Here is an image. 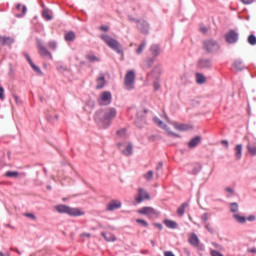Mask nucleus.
<instances>
[{"instance_id": "obj_36", "label": "nucleus", "mask_w": 256, "mask_h": 256, "mask_svg": "<svg viewBox=\"0 0 256 256\" xmlns=\"http://www.w3.org/2000/svg\"><path fill=\"white\" fill-rule=\"evenodd\" d=\"M230 211L231 213H237L239 211V204L237 202L230 203Z\"/></svg>"}, {"instance_id": "obj_45", "label": "nucleus", "mask_w": 256, "mask_h": 256, "mask_svg": "<svg viewBox=\"0 0 256 256\" xmlns=\"http://www.w3.org/2000/svg\"><path fill=\"white\" fill-rule=\"evenodd\" d=\"M0 99L3 101L5 99V89L0 86Z\"/></svg>"}, {"instance_id": "obj_17", "label": "nucleus", "mask_w": 256, "mask_h": 256, "mask_svg": "<svg viewBox=\"0 0 256 256\" xmlns=\"http://www.w3.org/2000/svg\"><path fill=\"white\" fill-rule=\"evenodd\" d=\"M201 143V136H195L188 142L189 149H195Z\"/></svg>"}, {"instance_id": "obj_37", "label": "nucleus", "mask_w": 256, "mask_h": 256, "mask_svg": "<svg viewBox=\"0 0 256 256\" xmlns=\"http://www.w3.org/2000/svg\"><path fill=\"white\" fill-rule=\"evenodd\" d=\"M48 47L51 51H57V42L54 40L48 42Z\"/></svg>"}, {"instance_id": "obj_28", "label": "nucleus", "mask_w": 256, "mask_h": 256, "mask_svg": "<svg viewBox=\"0 0 256 256\" xmlns=\"http://www.w3.org/2000/svg\"><path fill=\"white\" fill-rule=\"evenodd\" d=\"M186 207H189V203L184 202V203H182V205L178 208V210H177V215H178L179 217H183V215H185V208H186Z\"/></svg>"}, {"instance_id": "obj_43", "label": "nucleus", "mask_w": 256, "mask_h": 256, "mask_svg": "<svg viewBox=\"0 0 256 256\" xmlns=\"http://www.w3.org/2000/svg\"><path fill=\"white\" fill-rule=\"evenodd\" d=\"M205 229H207V231L211 234H214L215 233V229H213V227H211V225L209 223H207L205 225Z\"/></svg>"}, {"instance_id": "obj_64", "label": "nucleus", "mask_w": 256, "mask_h": 256, "mask_svg": "<svg viewBox=\"0 0 256 256\" xmlns=\"http://www.w3.org/2000/svg\"><path fill=\"white\" fill-rule=\"evenodd\" d=\"M16 9H17L18 11H20V10H21V4H17V5H16Z\"/></svg>"}, {"instance_id": "obj_55", "label": "nucleus", "mask_w": 256, "mask_h": 256, "mask_svg": "<svg viewBox=\"0 0 256 256\" xmlns=\"http://www.w3.org/2000/svg\"><path fill=\"white\" fill-rule=\"evenodd\" d=\"M160 169H163V162H159L156 166L157 171H160Z\"/></svg>"}, {"instance_id": "obj_1", "label": "nucleus", "mask_w": 256, "mask_h": 256, "mask_svg": "<svg viewBox=\"0 0 256 256\" xmlns=\"http://www.w3.org/2000/svg\"><path fill=\"white\" fill-rule=\"evenodd\" d=\"M115 117H117V109L108 107L102 110H98L94 115V120L100 129H109Z\"/></svg>"}, {"instance_id": "obj_21", "label": "nucleus", "mask_w": 256, "mask_h": 256, "mask_svg": "<svg viewBox=\"0 0 256 256\" xmlns=\"http://www.w3.org/2000/svg\"><path fill=\"white\" fill-rule=\"evenodd\" d=\"M189 243L192 245V247H197L199 246V237H197V234L192 233L191 236L189 237Z\"/></svg>"}, {"instance_id": "obj_9", "label": "nucleus", "mask_w": 256, "mask_h": 256, "mask_svg": "<svg viewBox=\"0 0 256 256\" xmlns=\"http://www.w3.org/2000/svg\"><path fill=\"white\" fill-rule=\"evenodd\" d=\"M137 29L141 31L144 35H149V23L147 21L138 20Z\"/></svg>"}, {"instance_id": "obj_16", "label": "nucleus", "mask_w": 256, "mask_h": 256, "mask_svg": "<svg viewBox=\"0 0 256 256\" xmlns=\"http://www.w3.org/2000/svg\"><path fill=\"white\" fill-rule=\"evenodd\" d=\"M115 209H121V201L112 200L107 205V211H115Z\"/></svg>"}, {"instance_id": "obj_47", "label": "nucleus", "mask_w": 256, "mask_h": 256, "mask_svg": "<svg viewBox=\"0 0 256 256\" xmlns=\"http://www.w3.org/2000/svg\"><path fill=\"white\" fill-rule=\"evenodd\" d=\"M153 85L155 91H159V89L161 88V84L159 83V81L154 82Z\"/></svg>"}, {"instance_id": "obj_12", "label": "nucleus", "mask_w": 256, "mask_h": 256, "mask_svg": "<svg viewBox=\"0 0 256 256\" xmlns=\"http://www.w3.org/2000/svg\"><path fill=\"white\" fill-rule=\"evenodd\" d=\"M123 146V143H118V147L122 153V155H125V157H131L133 155V144L129 143L125 149H121Z\"/></svg>"}, {"instance_id": "obj_51", "label": "nucleus", "mask_w": 256, "mask_h": 256, "mask_svg": "<svg viewBox=\"0 0 256 256\" xmlns=\"http://www.w3.org/2000/svg\"><path fill=\"white\" fill-rule=\"evenodd\" d=\"M154 227H156L157 229H159V231H161L163 229V224H161V223H154Z\"/></svg>"}, {"instance_id": "obj_44", "label": "nucleus", "mask_w": 256, "mask_h": 256, "mask_svg": "<svg viewBox=\"0 0 256 256\" xmlns=\"http://www.w3.org/2000/svg\"><path fill=\"white\" fill-rule=\"evenodd\" d=\"M24 217H28L29 219H33V221L37 220V216L33 213H25Z\"/></svg>"}, {"instance_id": "obj_4", "label": "nucleus", "mask_w": 256, "mask_h": 256, "mask_svg": "<svg viewBox=\"0 0 256 256\" xmlns=\"http://www.w3.org/2000/svg\"><path fill=\"white\" fill-rule=\"evenodd\" d=\"M203 48L206 53H217L221 49V46L217 40L208 39L203 42Z\"/></svg>"}, {"instance_id": "obj_46", "label": "nucleus", "mask_w": 256, "mask_h": 256, "mask_svg": "<svg viewBox=\"0 0 256 256\" xmlns=\"http://www.w3.org/2000/svg\"><path fill=\"white\" fill-rule=\"evenodd\" d=\"M226 193H230V195H234L235 194V190L231 187H226L225 188Z\"/></svg>"}, {"instance_id": "obj_41", "label": "nucleus", "mask_w": 256, "mask_h": 256, "mask_svg": "<svg viewBox=\"0 0 256 256\" xmlns=\"http://www.w3.org/2000/svg\"><path fill=\"white\" fill-rule=\"evenodd\" d=\"M136 223H139L142 227H149V223L143 219H136Z\"/></svg>"}, {"instance_id": "obj_32", "label": "nucleus", "mask_w": 256, "mask_h": 256, "mask_svg": "<svg viewBox=\"0 0 256 256\" xmlns=\"http://www.w3.org/2000/svg\"><path fill=\"white\" fill-rule=\"evenodd\" d=\"M234 219H236L237 223H241L243 225V223L247 222V217L245 216H240L239 214H234L233 215Z\"/></svg>"}, {"instance_id": "obj_60", "label": "nucleus", "mask_w": 256, "mask_h": 256, "mask_svg": "<svg viewBox=\"0 0 256 256\" xmlns=\"http://www.w3.org/2000/svg\"><path fill=\"white\" fill-rule=\"evenodd\" d=\"M222 145H225L227 147V149L229 148V141L227 140H222Z\"/></svg>"}, {"instance_id": "obj_63", "label": "nucleus", "mask_w": 256, "mask_h": 256, "mask_svg": "<svg viewBox=\"0 0 256 256\" xmlns=\"http://www.w3.org/2000/svg\"><path fill=\"white\" fill-rule=\"evenodd\" d=\"M169 135H172L173 137H179V135L175 134L174 132H168Z\"/></svg>"}, {"instance_id": "obj_42", "label": "nucleus", "mask_w": 256, "mask_h": 256, "mask_svg": "<svg viewBox=\"0 0 256 256\" xmlns=\"http://www.w3.org/2000/svg\"><path fill=\"white\" fill-rule=\"evenodd\" d=\"M27 13V6L22 7V13L21 14H16V17L21 18L25 17V14Z\"/></svg>"}, {"instance_id": "obj_7", "label": "nucleus", "mask_w": 256, "mask_h": 256, "mask_svg": "<svg viewBox=\"0 0 256 256\" xmlns=\"http://www.w3.org/2000/svg\"><path fill=\"white\" fill-rule=\"evenodd\" d=\"M112 101H113V96L111 95V92H109V91L102 92L98 99V103L101 106L111 105Z\"/></svg>"}, {"instance_id": "obj_14", "label": "nucleus", "mask_w": 256, "mask_h": 256, "mask_svg": "<svg viewBox=\"0 0 256 256\" xmlns=\"http://www.w3.org/2000/svg\"><path fill=\"white\" fill-rule=\"evenodd\" d=\"M38 50L42 57H50V59L53 57L51 56V52H49V50H47V48L41 42L38 43Z\"/></svg>"}, {"instance_id": "obj_50", "label": "nucleus", "mask_w": 256, "mask_h": 256, "mask_svg": "<svg viewBox=\"0 0 256 256\" xmlns=\"http://www.w3.org/2000/svg\"><path fill=\"white\" fill-rule=\"evenodd\" d=\"M153 63H154L153 59L150 58V59L147 60V67H148V69L153 66Z\"/></svg>"}, {"instance_id": "obj_56", "label": "nucleus", "mask_w": 256, "mask_h": 256, "mask_svg": "<svg viewBox=\"0 0 256 256\" xmlns=\"http://www.w3.org/2000/svg\"><path fill=\"white\" fill-rule=\"evenodd\" d=\"M164 256H175V254L172 251H165Z\"/></svg>"}, {"instance_id": "obj_18", "label": "nucleus", "mask_w": 256, "mask_h": 256, "mask_svg": "<svg viewBox=\"0 0 256 256\" xmlns=\"http://www.w3.org/2000/svg\"><path fill=\"white\" fill-rule=\"evenodd\" d=\"M64 39H65V41H67L69 43H73V41H75V39H77V34H75L74 31L66 32L64 35Z\"/></svg>"}, {"instance_id": "obj_58", "label": "nucleus", "mask_w": 256, "mask_h": 256, "mask_svg": "<svg viewBox=\"0 0 256 256\" xmlns=\"http://www.w3.org/2000/svg\"><path fill=\"white\" fill-rule=\"evenodd\" d=\"M244 5H251V3H253V0H241Z\"/></svg>"}, {"instance_id": "obj_13", "label": "nucleus", "mask_w": 256, "mask_h": 256, "mask_svg": "<svg viewBox=\"0 0 256 256\" xmlns=\"http://www.w3.org/2000/svg\"><path fill=\"white\" fill-rule=\"evenodd\" d=\"M211 65H213V62L209 58H202L198 61L199 69H209Z\"/></svg>"}, {"instance_id": "obj_11", "label": "nucleus", "mask_w": 256, "mask_h": 256, "mask_svg": "<svg viewBox=\"0 0 256 256\" xmlns=\"http://www.w3.org/2000/svg\"><path fill=\"white\" fill-rule=\"evenodd\" d=\"M15 43V38L11 36H0V45L2 47H11Z\"/></svg>"}, {"instance_id": "obj_31", "label": "nucleus", "mask_w": 256, "mask_h": 256, "mask_svg": "<svg viewBox=\"0 0 256 256\" xmlns=\"http://www.w3.org/2000/svg\"><path fill=\"white\" fill-rule=\"evenodd\" d=\"M86 59H87V61H90V63H97V62L101 61V59H99V57H97L93 54L86 55Z\"/></svg>"}, {"instance_id": "obj_23", "label": "nucleus", "mask_w": 256, "mask_h": 256, "mask_svg": "<svg viewBox=\"0 0 256 256\" xmlns=\"http://www.w3.org/2000/svg\"><path fill=\"white\" fill-rule=\"evenodd\" d=\"M173 127L177 129V131H189L190 127L187 124H179L177 122L173 123Z\"/></svg>"}, {"instance_id": "obj_25", "label": "nucleus", "mask_w": 256, "mask_h": 256, "mask_svg": "<svg viewBox=\"0 0 256 256\" xmlns=\"http://www.w3.org/2000/svg\"><path fill=\"white\" fill-rule=\"evenodd\" d=\"M207 82V78L205 77V75L201 74V73H196V83L198 85H203Z\"/></svg>"}, {"instance_id": "obj_61", "label": "nucleus", "mask_w": 256, "mask_h": 256, "mask_svg": "<svg viewBox=\"0 0 256 256\" xmlns=\"http://www.w3.org/2000/svg\"><path fill=\"white\" fill-rule=\"evenodd\" d=\"M80 237H91V233H82Z\"/></svg>"}, {"instance_id": "obj_6", "label": "nucleus", "mask_w": 256, "mask_h": 256, "mask_svg": "<svg viewBox=\"0 0 256 256\" xmlns=\"http://www.w3.org/2000/svg\"><path fill=\"white\" fill-rule=\"evenodd\" d=\"M225 41L229 45H235L239 41V32L237 30H229L225 34Z\"/></svg>"}, {"instance_id": "obj_30", "label": "nucleus", "mask_w": 256, "mask_h": 256, "mask_svg": "<svg viewBox=\"0 0 256 256\" xmlns=\"http://www.w3.org/2000/svg\"><path fill=\"white\" fill-rule=\"evenodd\" d=\"M201 169H203V166L201 164H195L191 171H189L190 175H197Z\"/></svg>"}, {"instance_id": "obj_33", "label": "nucleus", "mask_w": 256, "mask_h": 256, "mask_svg": "<svg viewBox=\"0 0 256 256\" xmlns=\"http://www.w3.org/2000/svg\"><path fill=\"white\" fill-rule=\"evenodd\" d=\"M5 177H9L10 179H17V177H19V172H17V171H7L5 173Z\"/></svg>"}, {"instance_id": "obj_35", "label": "nucleus", "mask_w": 256, "mask_h": 256, "mask_svg": "<svg viewBox=\"0 0 256 256\" xmlns=\"http://www.w3.org/2000/svg\"><path fill=\"white\" fill-rule=\"evenodd\" d=\"M42 17L43 19H45L46 21H51L53 19V16H51V14H49V9H44L42 11Z\"/></svg>"}, {"instance_id": "obj_62", "label": "nucleus", "mask_w": 256, "mask_h": 256, "mask_svg": "<svg viewBox=\"0 0 256 256\" xmlns=\"http://www.w3.org/2000/svg\"><path fill=\"white\" fill-rule=\"evenodd\" d=\"M248 253H256V248H249Z\"/></svg>"}, {"instance_id": "obj_22", "label": "nucleus", "mask_w": 256, "mask_h": 256, "mask_svg": "<svg viewBox=\"0 0 256 256\" xmlns=\"http://www.w3.org/2000/svg\"><path fill=\"white\" fill-rule=\"evenodd\" d=\"M246 149L249 153V155H251V157H255L256 156V145L254 143H248L246 146Z\"/></svg>"}, {"instance_id": "obj_52", "label": "nucleus", "mask_w": 256, "mask_h": 256, "mask_svg": "<svg viewBox=\"0 0 256 256\" xmlns=\"http://www.w3.org/2000/svg\"><path fill=\"white\" fill-rule=\"evenodd\" d=\"M196 248L199 249V251H205V245L198 243V246Z\"/></svg>"}, {"instance_id": "obj_49", "label": "nucleus", "mask_w": 256, "mask_h": 256, "mask_svg": "<svg viewBox=\"0 0 256 256\" xmlns=\"http://www.w3.org/2000/svg\"><path fill=\"white\" fill-rule=\"evenodd\" d=\"M208 219H209V216H207V213H204L201 217V221H203L204 223H207Z\"/></svg>"}, {"instance_id": "obj_27", "label": "nucleus", "mask_w": 256, "mask_h": 256, "mask_svg": "<svg viewBox=\"0 0 256 256\" xmlns=\"http://www.w3.org/2000/svg\"><path fill=\"white\" fill-rule=\"evenodd\" d=\"M104 87H105V76L101 74V76L97 78L96 89H103Z\"/></svg>"}, {"instance_id": "obj_19", "label": "nucleus", "mask_w": 256, "mask_h": 256, "mask_svg": "<svg viewBox=\"0 0 256 256\" xmlns=\"http://www.w3.org/2000/svg\"><path fill=\"white\" fill-rule=\"evenodd\" d=\"M150 51L153 57H159V55H161V47H159V45L157 44H153L150 47Z\"/></svg>"}, {"instance_id": "obj_39", "label": "nucleus", "mask_w": 256, "mask_h": 256, "mask_svg": "<svg viewBox=\"0 0 256 256\" xmlns=\"http://www.w3.org/2000/svg\"><path fill=\"white\" fill-rule=\"evenodd\" d=\"M146 181H153V170H149L147 174H144Z\"/></svg>"}, {"instance_id": "obj_53", "label": "nucleus", "mask_w": 256, "mask_h": 256, "mask_svg": "<svg viewBox=\"0 0 256 256\" xmlns=\"http://www.w3.org/2000/svg\"><path fill=\"white\" fill-rule=\"evenodd\" d=\"M246 221H250V222H253L255 221V215H250L246 218Z\"/></svg>"}, {"instance_id": "obj_8", "label": "nucleus", "mask_w": 256, "mask_h": 256, "mask_svg": "<svg viewBox=\"0 0 256 256\" xmlns=\"http://www.w3.org/2000/svg\"><path fill=\"white\" fill-rule=\"evenodd\" d=\"M151 199V196L143 188L138 189V196L135 198L136 203H143V201Z\"/></svg>"}, {"instance_id": "obj_40", "label": "nucleus", "mask_w": 256, "mask_h": 256, "mask_svg": "<svg viewBox=\"0 0 256 256\" xmlns=\"http://www.w3.org/2000/svg\"><path fill=\"white\" fill-rule=\"evenodd\" d=\"M30 66L32 67V69L38 73L39 75H43V72L41 71V68H39V66L35 65V63H30Z\"/></svg>"}, {"instance_id": "obj_20", "label": "nucleus", "mask_w": 256, "mask_h": 256, "mask_svg": "<svg viewBox=\"0 0 256 256\" xmlns=\"http://www.w3.org/2000/svg\"><path fill=\"white\" fill-rule=\"evenodd\" d=\"M163 223L168 229H177L179 227V224L173 220L165 219Z\"/></svg>"}, {"instance_id": "obj_29", "label": "nucleus", "mask_w": 256, "mask_h": 256, "mask_svg": "<svg viewBox=\"0 0 256 256\" xmlns=\"http://www.w3.org/2000/svg\"><path fill=\"white\" fill-rule=\"evenodd\" d=\"M154 123H156V125H158V127H160L161 129H164L165 131H168L169 127H167V125L165 123H163V121H161V119H159V117H154Z\"/></svg>"}, {"instance_id": "obj_2", "label": "nucleus", "mask_w": 256, "mask_h": 256, "mask_svg": "<svg viewBox=\"0 0 256 256\" xmlns=\"http://www.w3.org/2000/svg\"><path fill=\"white\" fill-rule=\"evenodd\" d=\"M54 210L61 215H69V217H83L85 211L80 208H73L65 204H59L54 207Z\"/></svg>"}, {"instance_id": "obj_5", "label": "nucleus", "mask_w": 256, "mask_h": 256, "mask_svg": "<svg viewBox=\"0 0 256 256\" xmlns=\"http://www.w3.org/2000/svg\"><path fill=\"white\" fill-rule=\"evenodd\" d=\"M135 71L130 70L126 73L124 78V85L127 89V91H131L132 89H135Z\"/></svg>"}, {"instance_id": "obj_54", "label": "nucleus", "mask_w": 256, "mask_h": 256, "mask_svg": "<svg viewBox=\"0 0 256 256\" xmlns=\"http://www.w3.org/2000/svg\"><path fill=\"white\" fill-rule=\"evenodd\" d=\"M117 135H119L120 137H123V135H125V129L118 130Z\"/></svg>"}, {"instance_id": "obj_48", "label": "nucleus", "mask_w": 256, "mask_h": 256, "mask_svg": "<svg viewBox=\"0 0 256 256\" xmlns=\"http://www.w3.org/2000/svg\"><path fill=\"white\" fill-rule=\"evenodd\" d=\"M24 57L28 61L29 65H30V63H33V60L31 59V56H29L28 53L25 52L24 53Z\"/></svg>"}, {"instance_id": "obj_24", "label": "nucleus", "mask_w": 256, "mask_h": 256, "mask_svg": "<svg viewBox=\"0 0 256 256\" xmlns=\"http://www.w3.org/2000/svg\"><path fill=\"white\" fill-rule=\"evenodd\" d=\"M101 235L102 237H104L105 241H108V242L117 241V237H115V235H113L112 233L101 232Z\"/></svg>"}, {"instance_id": "obj_15", "label": "nucleus", "mask_w": 256, "mask_h": 256, "mask_svg": "<svg viewBox=\"0 0 256 256\" xmlns=\"http://www.w3.org/2000/svg\"><path fill=\"white\" fill-rule=\"evenodd\" d=\"M234 150H235L234 156L236 161H241V157H243V145L242 144L236 145Z\"/></svg>"}, {"instance_id": "obj_26", "label": "nucleus", "mask_w": 256, "mask_h": 256, "mask_svg": "<svg viewBox=\"0 0 256 256\" xmlns=\"http://www.w3.org/2000/svg\"><path fill=\"white\" fill-rule=\"evenodd\" d=\"M234 67L236 71H243V69H247V67H245L243 64V61L239 59L234 61Z\"/></svg>"}, {"instance_id": "obj_3", "label": "nucleus", "mask_w": 256, "mask_h": 256, "mask_svg": "<svg viewBox=\"0 0 256 256\" xmlns=\"http://www.w3.org/2000/svg\"><path fill=\"white\" fill-rule=\"evenodd\" d=\"M100 39L106 43V45L112 49V51H115L118 55L123 56V45H121L117 39H114L113 37L107 35V34H102L100 36Z\"/></svg>"}, {"instance_id": "obj_38", "label": "nucleus", "mask_w": 256, "mask_h": 256, "mask_svg": "<svg viewBox=\"0 0 256 256\" xmlns=\"http://www.w3.org/2000/svg\"><path fill=\"white\" fill-rule=\"evenodd\" d=\"M249 45H256V36L255 34H251L248 36Z\"/></svg>"}, {"instance_id": "obj_34", "label": "nucleus", "mask_w": 256, "mask_h": 256, "mask_svg": "<svg viewBox=\"0 0 256 256\" xmlns=\"http://www.w3.org/2000/svg\"><path fill=\"white\" fill-rule=\"evenodd\" d=\"M145 47H147V42L144 40V41L141 42V44L136 49L137 55H141V53H143Z\"/></svg>"}, {"instance_id": "obj_57", "label": "nucleus", "mask_w": 256, "mask_h": 256, "mask_svg": "<svg viewBox=\"0 0 256 256\" xmlns=\"http://www.w3.org/2000/svg\"><path fill=\"white\" fill-rule=\"evenodd\" d=\"M100 31H109V26H100Z\"/></svg>"}, {"instance_id": "obj_10", "label": "nucleus", "mask_w": 256, "mask_h": 256, "mask_svg": "<svg viewBox=\"0 0 256 256\" xmlns=\"http://www.w3.org/2000/svg\"><path fill=\"white\" fill-rule=\"evenodd\" d=\"M138 213L140 215H146L147 217H153V215H157V211L153 209V207H142L141 209L138 210Z\"/></svg>"}, {"instance_id": "obj_59", "label": "nucleus", "mask_w": 256, "mask_h": 256, "mask_svg": "<svg viewBox=\"0 0 256 256\" xmlns=\"http://www.w3.org/2000/svg\"><path fill=\"white\" fill-rule=\"evenodd\" d=\"M128 19H129V21H130L131 23H137V21H139V20L133 18L132 16H128Z\"/></svg>"}]
</instances>
